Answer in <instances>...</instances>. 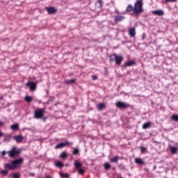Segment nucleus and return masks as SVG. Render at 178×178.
I'll return each instance as SVG.
<instances>
[{"label": "nucleus", "instance_id": "nucleus-1", "mask_svg": "<svg viewBox=\"0 0 178 178\" xmlns=\"http://www.w3.org/2000/svg\"><path fill=\"white\" fill-rule=\"evenodd\" d=\"M23 162H24V159H23V158H19L18 159L13 160L10 163L4 164V168L9 170H15V169H17L19 165H22Z\"/></svg>", "mask_w": 178, "mask_h": 178}, {"label": "nucleus", "instance_id": "nucleus-2", "mask_svg": "<svg viewBox=\"0 0 178 178\" xmlns=\"http://www.w3.org/2000/svg\"><path fill=\"white\" fill-rule=\"evenodd\" d=\"M144 3H143V0H137L134 6V14L136 16H138V15H141V13H144V8H143Z\"/></svg>", "mask_w": 178, "mask_h": 178}, {"label": "nucleus", "instance_id": "nucleus-3", "mask_svg": "<svg viewBox=\"0 0 178 178\" xmlns=\"http://www.w3.org/2000/svg\"><path fill=\"white\" fill-rule=\"evenodd\" d=\"M9 158H15V156H19L22 154V150L18 149L15 146H13L10 150L7 152Z\"/></svg>", "mask_w": 178, "mask_h": 178}, {"label": "nucleus", "instance_id": "nucleus-4", "mask_svg": "<svg viewBox=\"0 0 178 178\" xmlns=\"http://www.w3.org/2000/svg\"><path fill=\"white\" fill-rule=\"evenodd\" d=\"M124 58L122 56H118L116 54L110 55V62H115V65H120L124 60Z\"/></svg>", "mask_w": 178, "mask_h": 178}, {"label": "nucleus", "instance_id": "nucleus-5", "mask_svg": "<svg viewBox=\"0 0 178 178\" xmlns=\"http://www.w3.org/2000/svg\"><path fill=\"white\" fill-rule=\"evenodd\" d=\"M45 113V108H38L35 111L34 118L35 119H42L44 114Z\"/></svg>", "mask_w": 178, "mask_h": 178}, {"label": "nucleus", "instance_id": "nucleus-6", "mask_svg": "<svg viewBox=\"0 0 178 178\" xmlns=\"http://www.w3.org/2000/svg\"><path fill=\"white\" fill-rule=\"evenodd\" d=\"M115 106L119 108V109H127V108H130V104L122 102H118L115 104Z\"/></svg>", "mask_w": 178, "mask_h": 178}, {"label": "nucleus", "instance_id": "nucleus-7", "mask_svg": "<svg viewBox=\"0 0 178 178\" xmlns=\"http://www.w3.org/2000/svg\"><path fill=\"white\" fill-rule=\"evenodd\" d=\"M67 145H73V142L70 143L69 141L66 140L65 143L57 144L55 146V148L56 149H59V148H65V147Z\"/></svg>", "mask_w": 178, "mask_h": 178}, {"label": "nucleus", "instance_id": "nucleus-8", "mask_svg": "<svg viewBox=\"0 0 178 178\" xmlns=\"http://www.w3.org/2000/svg\"><path fill=\"white\" fill-rule=\"evenodd\" d=\"M26 86L29 87L31 91H35V90L37 88V83H35V82H28L26 83Z\"/></svg>", "mask_w": 178, "mask_h": 178}, {"label": "nucleus", "instance_id": "nucleus-9", "mask_svg": "<svg viewBox=\"0 0 178 178\" xmlns=\"http://www.w3.org/2000/svg\"><path fill=\"white\" fill-rule=\"evenodd\" d=\"M13 140H15L16 143H20L23 141V140H24V138L22 135H17V136H13Z\"/></svg>", "mask_w": 178, "mask_h": 178}, {"label": "nucleus", "instance_id": "nucleus-10", "mask_svg": "<svg viewBox=\"0 0 178 178\" xmlns=\"http://www.w3.org/2000/svg\"><path fill=\"white\" fill-rule=\"evenodd\" d=\"M45 9L47 12L49 13V15H54L56 12L58 11L54 7H46Z\"/></svg>", "mask_w": 178, "mask_h": 178}, {"label": "nucleus", "instance_id": "nucleus-11", "mask_svg": "<svg viewBox=\"0 0 178 178\" xmlns=\"http://www.w3.org/2000/svg\"><path fill=\"white\" fill-rule=\"evenodd\" d=\"M137 65V63H136V61L134 60H129L127 63H125L123 65L124 67H130V66H136Z\"/></svg>", "mask_w": 178, "mask_h": 178}, {"label": "nucleus", "instance_id": "nucleus-12", "mask_svg": "<svg viewBox=\"0 0 178 178\" xmlns=\"http://www.w3.org/2000/svg\"><path fill=\"white\" fill-rule=\"evenodd\" d=\"M124 19H125L124 16L118 15V16L114 17V21L115 23L123 22Z\"/></svg>", "mask_w": 178, "mask_h": 178}, {"label": "nucleus", "instance_id": "nucleus-13", "mask_svg": "<svg viewBox=\"0 0 178 178\" xmlns=\"http://www.w3.org/2000/svg\"><path fill=\"white\" fill-rule=\"evenodd\" d=\"M152 13L155 15V16H163V15H165L163 10H161L152 11Z\"/></svg>", "mask_w": 178, "mask_h": 178}, {"label": "nucleus", "instance_id": "nucleus-14", "mask_svg": "<svg viewBox=\"0 0 178 178\" xmlns=\"http://www.w3.org/2000/svg\"><path fill=\"white\" fill-rule=\"evenodd\" d=\"M125 12H127L128 13L133 12V13H134V7H133L131 4H129L126 8Z\"/></svg>", "mask_w": 178, "mask_h": 178}, {"label": "nucleus", "instance_id": "nucleus-15", "mask_svg": "<svg viewBox=\"0 0 178 178\" xmlns=\"http://www.w3.org/2000/svg\"><path fill=\"white\" fill-rule=\"evenodd\" d=\"M128 31H129V35H130V37H136V28L135 27L131 28Z\"/></svg>", "mask_w": 178, "mask_h": 178}, {"label": "nucleus", "instance_id": "nucleus-16", "mask_svg": "<svg viewBox=\"0 0 178 178\" xmlns=\"http://www.w3.org/2000/svg\"><path fill=\"white\" fill-rule=\"evenodd\" d=\"M105 108H106L105 103H100L97 105V109H98V111H104Z\"/></svg>", "mask_w": 178, "mask_h": 178}, {"label": "nucleus", "instance_id": "nucleus-17", "mask_svg": "<svg viewBox=\"0 0 178 178\" xmlns=\"http://www.w3.org/2000/svg\"><path fill=\"white\" fill-rule=\"evenodd\" d=\"M96 8H103L104 7V1L102 0H98L95 2Z\"/></svg>", "mask_w": 178, "mask_h": 178}, {"label": "nucleus", "instance_id": "nucleus-18", "mask_svg": "<svg viewBox=\"0 0 178 178\" xmlns=\"http://www.w3.org/2000/svg\"><path fill=\"white\" fill-rule=\"evenodd\" d=\"M135 163H136L137 165H145V162H144V161H143V159H141L140 158H136Z\"/></svg>", "mask_w": 178, "mask_h": 178}, {"label": "nucleus", "instance_id": "nucleus-19", "mask_svg": "<svg viewBox=\"0 0 178 178\" xmlns=\"http://www.w3.org/2000/svg\"><path fill=\"white\" fill-rule=\"evenodd\" d=\"M10 140H12V135L8 134V135L5 136L3 141H5L6 143H9V141H10Z\"/></svg>", "mask_w": 178, "mask_h": 178}, {"label": "nucleus", "instance_id": "nucleus-20", "mask_svg": "<svg viewBox=\"0 0 178 178\" xmlns=\"http://www.w3.org/2000/svg\"><path fill=\"white\" fill-rule=\"evenodd\" d=\"M170 152L171 154H177V147H175V146H171L170 147Z\"/></svg>", "mask_w": 178, "mask_h": 178}, {"label": "nucleus", "instance_id": "nucleus-21", "mask_svg": "<svg viewBox=\"0 0 178 178\" xmlns=\"http://www.w3.org/2000/svg\"><path fill=\"white\" fill-rule=\"evenodd\" d=\"M119 161V156H115V157L110 159V162L112 163H118V161Z\"/></svg>", "mask_w": 178, "mask_h": 178}, {"label": "nucleus", "instance_id": "nucleus-22", "mask_svg": "<svg viewBox=\"0 0 178 178\" xmlns=\"http://www.w3.org/2000/svg\"><path fill=\"white\" fill-rule=\"evenodd\" d=\"M149 127H151V122H146L145 124H143V129L144 130H146V129H149Z\"/></svg>", "mask_w": 178, "mask_h": 178}, {"label": "nucleus", "instance_id": "nucleus-23", "mask_svg": "<svg viewBox=\"0 0 178 178\" xmlns=\"http://www.w3.org/2000/svg\"><path fill=\"white\" fill-rule=\"evenodd\" d=\"M11 130H14L15 131L19 130V124H14L10 126Z\"/></svg>", "mask_w": 178, "mask_h": 178}, {"label": "nucleus", "instance_id": "nucleus-24", "mask_svg": "<svg viewBox=\"0 0 178 178\" xmlns=\"http://www.w3.org/2000/svg\"><path fill=\"white\" fill-rule=\"evenodd\" d=\"M76 169H81V168L83 166V164L80 162H77L76 161L74 163Z\"/></svg>", "mask_w": 178, "mask_h": 178}, {"label": "nucleus", "instance_id": "nucleus-25", "mask_svg": "<svg viewBox=\"0 0 178 178\" xmlns=\"http://www.w3.org/2000/svg\"><path fill=\"white\" fill-rule=\"evenodd\" d=\"M26 102H28V104H30V102H32L33 101V97L30 96H26L24 98Z\"/></svg>", "mask_w": 178, "mask_h": 178}, {"label": "nucleus", "instance_id": "nucleus-26", "mask_svg": "<svg viewBox=\"0 0 178 178\" xmlns=\"http://www.w3.org/2000/svg\"><path fill=\"white\" fill-rule=\"evenodd\" d=\"M171 119L173 122H178V115L174 114L171 116Z\"/></svg>", "mask_w": 178, "mask_h": 178}, {"label": "nucleus", "instance_id": "nucleus-27", "mask_svg": "<svg viewBox=\"0 0 178 178\" xmlns=\"http://www.w3.org/2000/svg\"><path fill=\"white\" fill-rule=\"evenodd\" d=\"M56 166L57 168H63L64 165H63V163L60 162V161H57L56 162Z\"/></svg>", "mask_w": 178, "mask_h": 178}, {"label": "nucleus", "instance_id": "nucleus-28", "mask_svg": "<svg viewBox=\"0 0 178 178\" xmlns=\"http://www.w3.org/2000/svg\"><path fill=\"white\" fill-rule=\"evenodd\" d=\"M104 169L106 170H109V169H111V164H109L108 163H104Z\"/></svg>", "mask_w": 178, "mask_h": 178}, {"label": "nucleus", "instance_id": "nucleus-29", "mask_svg": "<svg viewBox=\"0 0 178 178\" xmlns=\"http://www.w3.org/2000/svg\"><path fill=\"white\" fill-rule=\"evenodd\" d=\"M78 172L79 175H84L86 173V170L83 168L78 169Z\"/></svg>", "mask_w": 178, "mask_h": 178}, {"label": "nucleus", "instance_id": "nucleus-30", "mask_svg": "<svg viewBox=\"0 0 178 178\" xmlns=\"http://www.w3.org/2000/svg\"><path fill=\"white\" fill-rule=\"evenodd\" d=\"M60 177L62 178H69V174L61 172L60 174Z\"/></svg>", "mask_w": 178, "mask_h": 178}, {"label": "nucleus", "instance_id": "nucleus-31", "mask_svg": "<svg viewBox=\"0 0 178 178\" xmlns=\"http://www.w3.org/2000/svg\"><path fill=\"white\" fill-rule=\"evenodd\" d=\"M66 156H67V153L66 152H62L60 155V158H63V159L66 158Z\"/></svg>", "mask_w": 178, "mask_h": 178}, {"label": "nucleus", "instance_id": "nucleus-32", "mask_svg": "<svg viewBox=\"0 0 178 178\" xmlns=\"http://www.w3.org/2000/svg\"><path fill=\"white\" fill-rule=\"evenodd\" d=\"M22 175L19 173H15L13 175V178H20Z\"/></svg>", "mask_w": 178, "mask_h": 178}, {"label": "nucleus", "instance_id": "nucleus-33", "mask_svg": "<svg viewBox=\"0 0 178 178\" xmlns=\"http://www.w3.org/2000/svg\"><path fill=\"white\" fill-rule=\"evenodd\" d=\"M8 172L6 170H1V174L3 175V176H6L8 175Z\"/></svg>", "mask_w": 178, "mask_h": 178}, {"label": "nucleus", "instance_id": "nucleus-34", "mask_svg": "<svg viewBox=\"0 0 178 178\" xmlns=\"http://www.w3.org/2000/svg\"><path fill=\"white\" fill-rule=\"evenodd\" d=\"M79 149H74L72 154L73 155H79Z\"/></svg>", "mask_w": 178, "mask_h": 178}, {"label": "nucleus", "instance_id": "nucleus-35", "mask_svg": "<svg viewBox=\"0 0 178 178\" xmlns=\"http://www.w3.org/2000/svg\"><path fill=\"white\" fill-rule=\"evenodd\" d=\"M118 168H119L121 170H124V169H125L124 165H123V164H120V165H118Z\"/></svg>", "mask_w": 178, "mask_h": 178}, {"label": "nucleus", "instance_id": "nucleus-36", "mask_svg": "<svg viewBox=\"0 0 178 178\" xmlns=\"http://www.w3.org/2000/svg\"><path fill=\"white\" fill-rule=\"evenodd\" d=\"M140 151L143 154H144V152H145L147 151V148L144 147H140Z\"/></svg>", "mask_w": 178, "mask_h": 178}, {"label": "nucleus", "instance_id": "nucleus-37", "mask_svg": "<svg viewBox=\"0 0 178 178\" xmlns=\"http://www.w3.org/2000/svg\"><path fill=\"white\" fill-rule=\"evenodd\" d=\"M97 79H98V76H97V75H93L92 76V80H97Z\"/></svg>", "mask_w": 178, "mask_h": 178}, {"label": "nucleus", "instance_id": "nucleus-38", "mask_svg": "<svg viewBox=\"0 0 178 178\" xmlns=\"http://www.w3.org/2000/svg\"><path fill=\"white\" fill-rule=\"evenodd\" d=\"M6 154H8V152H6L5 151H3V152H1L2 156H5V155H6Z\"/></svg>", "mask_w": 178, "mask_h": 178}, {"label": "nucleus", "instance_id": "nucleus-39", "mask_svg": "<svg viewBox=\"0 0 178 178\" xmlns=\"http://www.w3.org/2000/svg\"><path fill=\"white\" fill-rule=\"evenodd\" d=\"M166 2H176L177 0H165Z\"/></svg>", "mask_w": 178, "mask_h": 178}, {"label": "nucleus", "instance_id": "nucleus-40", "mask_svg": "<svg viewBox=\"0 0 178 178\" xmlns=\"http://www.w3.org/2000/svg\"><path fill=\"white\" fill-rule=\"evenodd\" d=\"M74 79H70V81H68L69 84L72 83H74Z\"/></svg>", "mask_w": 178, "mask_h": 178}, {"label": "nucleus", "instance_id": "nucleus-41", "mask_svg": "<svg viewBox=\"0 0 178 178\" xmlns=\"http://www.w3.org/2000/svg\"><path fill=\"white\" fill-rule=\"evenodd\" d=\"M2 126H3V122L0 121V127H2Z\"/></svg>", "mask_w": 178, "mask_h": 178}, {"label": "nucleus", "instance_id": "nucleus-42", "mask_svg": "<svg viewBox=\"0 0 178 178\" xmlns=\"http://www.w3.org/2000/svg\"><path fill=\"white\" fill-rule=\"evenodd\" d=\"M3 136V133L0 132V138Z\"/></svg>", "mask_w": 178, "mask_h": 178}, {"label": "nucleus", "instance_id": "nucleus-43", "mask_svg": "<svg viewBox=\"0 0 178 178\" xmlns=\"http://www.w3.org/2000/svg\"><path fill=\"white\" fill-rule=\"evenodd\" d=\"M45 177L46 178H51V177L49 175H46Z\"/></svg>", "mask_w": 178, "mask_h": 178}, {"label": "nucleus", "instance_id": "nucleus-44", "mask_svg": "<svg viewBox=\"0 0 178 178\" xmlns=\"http://www.w3.org/2000/svg\"><path fill=\"white\" fill-rule=\"evenodd\" d=\"M2 99H3V97H0V101L2 100Z\"/></svg>", "mask_w": 178, "mask_h": 178}]
</instances>
